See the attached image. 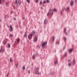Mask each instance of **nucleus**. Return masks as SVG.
Masks as SVG:
<instances>
[{"instance_id": "f257e3e1", "label": "nucleus", "mask_w": 77, "mask_h": 77, "mask_svg": "<svg viewBox=\"0 0 77 77\" xmlns=\"http://www.w3.org/2000/svg\"><path fill=\"white\" fill-rule=\"evenodd\" d=\"M47 44V42H44V43H42V47L43 49L45 48V45Z\"/></svg>"}, {"instance_id": "f03ea898", "label": "nucleus", "mask_w": 77, "mask_h": 77, "mask_svg": "<svg viewBox=\"0 0 77 77\" xmlns=\"http://www.w3.org/2000/svg\"><path fill=\"white\" fill-rule=\"evenodd\" d=\"M20 2H21V1L20 0H19L18 1V2L17 3V0H16L15 2V3L16 4L17 3V6H19L20 3Z\"/></svg>"}, {"instance_id": "7ed1b4c3", "label": "nucleus", "mask_w": 77, "mask_h": 77, "mask_svg": "<svg viewBox=\"0 0 77 77\" xmlns=\"http://www.w3.org/2000/svg\"><path fill=\"white\" fill-rule=\"evenodd\" d=\"M32 34H29V35L28 36V38L30 40L32 38Z\"/></svg>"}, {"instance_id": "20e7f679", "label": "nucleus", "mask_w": 77, "mask_h": 77, "mask_svg": "<svg viewBox=\"0 0 77 77\" xmlns=\"http://www.w3.org/2000/svg\"><path fill=\"white\" fill-rule=\"evenodd\" d=\"M10 30L11 32H12L13 31V29L12 25H10Z\"/></svg>"}, {"instance_id": "39448f33", "label": "nucleus", "mask_w": 77, "mask_h": 77, "mask_svg": "<svg viewBox=\"0 0 77 77\" xmlns=\"http://www.w3.org/2000/svg\"><path fill=\"white\" fill-rule=\"evenodd\" d=\"M38 39L37 37H35L34 38V41L35 42H37V41Z\"/></svg>"}, {"instance_id": "423d86ee", "label": "nucleus", "mask_w": 77, "mask_h": 77, "mask_svg": "<svg viewBox=\"0 0 77 77\" xmlns=\"http://www.w3.org/2000/svg\"><path fill=\"white\" fill-rule=\"evenodd\" d=\"M35 33V32L34 31H32V35H34Z\"/></svg>"}, {"instance_id": "0eeeda50", "label": "nucleus", "mask_w": 77, "mask_h": 77, "mask_svg": "<svg viewBox=\"0 0 77 77\" xmlns=\"http://www.w3.org/2000/svg\"><path fill=\"white\" fill-rule=\"evenodd\" d=\"M52 12H53V11L56 12L57 11V9L56 8H54L53 10H52Z\"/></svg>"}, {"instance_id": "6e6552de", "label": "nucleus", "mask_w": 77, "mask_h": 77, "mask_svg": "<svg viewBox=\"0 0 77 77\" xmlns=\"http://www.w3.org/2000/svg\"><path fill=\"white\" fill-rule=\"evenodd\" d=\"M27 33V32H25L24 34V36L25 37H26Z\"/></svg>"}, {"instance_id": "1a4fd4ad", "label": "nucleus", "mask_w": 77, "mask_h": 77, "mask_svg": "<svg viewBox=\"0 0 77 77\" xmlns=\"http://www.w3.org/2000/svg\"><path fill=\"white\" fill-rule=\"evenodd\" d=\"M73 4V1H72L70 3V5L71 6H72Z\"/></svg>"}, {"instance_id": "9d476101", "label": "nucleus", "mask_w": 77, "mask_h": 77, "mask_svg": "<svg viewBox=\"0 0 77 77\" xmlns=\"http://www.w3.org/2000/svg\"><path fill=\"white\" fill-rule=\"evenodd\" d=\"M20 38H17V42L18 43H19L20 41Z\"/></svg>"}, {"instance_id": "9b49d317", "label": "nucleus", "mask_w": 77, "mask_h": 77, "mask_svg": "<svg viewBox=\"0 0 77 77\" xmlns=\"http://www.w3.org/2000/svg\"><path fill=\"white\" fill-rule=\"evenodd\" d=\"M44 23L45 24H46L47 22V20H46V19H45L44 21Z\"/></svg>"}, {"instance_id": "f8f14e48", "label": "nucleus", "mask_w": 77, "mask_h": 77, "mask_svg": "<svg viewBox=\"0 0 77 77\" xmlns=\"http://www.w3.org/2000/svg\"><path fill=\"white\" fill-rule=\"evenodd\" d=\"M66 28H65L64 32H65V33L66 34V35H67V33L66 32Z\"/></svg>"}, {"instance_id": "ddd939ff", "label": "nucleus", "mask_w": 77, "mask_h": 77, "mask_svg": "<svg viewBox=\"0 0 77 77\" xmlns=\"http://www.w3.org/2000/svg\"><path fill=\"white\" fill-rule=\"evenodd\" d=\"M10 36L11 37H13V34H10Z\"/></svg>"}, {"instance_id": "4468645a", "label": "nucleus", "mask_w": 77, "mask_h": 77, "mask_svg": "<svg viewBox=\"0 0 77 77\" xmlns=\"http://www.w3.org/2000/svg\"><path fill=\"white\" fill-rule=\"evenodd\" d=\"M32 58L33 59H35V55H33L32 57Z\"/></svg>"}, {"instance_id": "2eb2a0df", "label": "nucleus", "mask_w": 77, "mask_h": 77, "mask_svg": "<svg viewBox=\"0 0 77 77\" xmlns=\"http://www.w3.org/2000/svg\"><path fill=\"white\" fill-rule=\"evenodd\" d=\"M35 74H39V72H38V71H36V72H35Z\"/></svg>"}, {"instance_id": "dca6fc26", "label": "nucleus", "mask_w": 77, "mask_h": 77, "mask_svg": "<svg viewBox=\"0 0 77 77\" xmlns=\"http://www.w3.org/2000/svg\"><path fill=\"white\" fill-rule=\"evenodd\" d=\"M10 61L11 62H13V60H12L11 58H10Z\"/></svg>"}, {"instance_id": "f3484780", "label": "nucleus", "mask_w": 77, "mask_h": 77, "mask_svg": "<svg viewBox=\"0 0 77 77\" xmlns=\"http://www.w3.org/2000/svg\"><path fill=\"white\" fill-rule=\"evenodd\" d=\"M72 50V49H70L69 51V53H71Z\"/></svg>"}, {"instance_id": "a211bd4d", "label": "nucleus", "mask_w": 77, "mask_h": 77, "mask_svg": "<svg viewBox=\"0 0 77 77\" xmlns=\"http://www.w3.org/2000/svg\"><path fill=\"white\" fill-rule=\"evenodd\" d=\"M35 55L36 56H37L38 55V52H36Z\"/></svg>"}, {"instance_id": "6ab92c4d", "label": "nucleus", "mask_w": 77, "mask_h": 77, "mask_svg": "<svg viewBox=\"0 0 77 77\" xmlns=\"http://www.w3.org/2000/svg\"><path fill=\"white\" fill-rule=\"evenodd\" d=\"M8 48H10V44H8Z\"/></svg>"}, {"instance_id": "aec40b11", "label": "nucleus", "mask_w": 77, "mask_h": 77, "mask_svg": "<svg viewBox=\"0 0 77 77\" xmlns=\"http://www.w3.org/2000/svg\"><path fill=\"white\" fill-rule=\"evenodd\" d=\"M57 61H55V64H57Z\"/></svg>"}, {"instance_id": "412c9836", "label": "nucleus", "mask_w": 77, "mask_h": 77, "mask_svg": "<svg viewBox=\"0 0 77 77\" xmlns=\"http://www.w3.org/2000/svg\"><path fill=\"white\" fill-rule=\"evenodd\" d=\"M75 60H73V64H75Z\"/></svg>"}, {"instance_id": "4be33fe9", "label": "nucleus", "mask_w": 77, "mask_h": 77, "mask_svg": "<svg viewBox=\"0 0 77 77\" xmlns=\"http://www.w3.org/2000/svg\"><path fill=\"white\" fill-rule=\"evenodd\" d=\"M2 51V48H1V49L0 50V53H1Z\"/></svg>"}, {"instance_id": "5701e85b", "label": "nucleus", "mask_w": 77, "mask_h": 77, "mask_svg": "<svg viewBox=\"0 0 77 77\" xmlns=\"http://www.w3.org/2000/svg\"><path fill=\"white\" fill-rule=\"evenodd\" d=\"M26 1L28 3H30V1L29 0H26Z\"/></svg>"}, {"instance_id": "b1692460", "label": "nucleus", "mask_w": 77, "mask_h": 77, "mask_svg": "<svg viewBox=\"0 0 77 77\" xmlns=\"http://www.w3.org/2000/svg\"><path fill=\"white\" fill-rule=\"evenodd\" d=\"M54 37H53V41H54Z\"/></svg>"}, {"instance_id": "393cba45", "label": "nucleus", "mask_w": 77, "mask_h": 77, "mask_svg": "<svg viewBox=\"0 0 77 77\" xmlns=\"http://www.w3.org/2000/svg\"><path fill=\"white\" fill-rule=\"evenodd\" d=\"M25 69V66L23 67V70H24Z\"/></svg>"}, {"instance_id": "a878e982", "label": "nucleus", "mask_w": 77, "mask_h": 77, "mask_svg": "<svg viewBox=\"0 0 77 77\" xmlns=\"http://www.w3.org/2000/svg\"><path fill=\"white\" fill-rule=\"evenodd\" d=\"M46 3V2L45 1H44L43 2V4H45Z\"/></svg>"}, {"instance_id": "bb28decb", "label": "nucleus", "mask_w": 77, "mask_h": 77, "mask_svg": "<svg viewBox=\"0 0 77 77\" xmlns=\"http://www.w3.org/2000/svg\"><path fill=\"white\" fill-rule=\"evenodd\" d=\"M50 14V12H48V13L47 15L48 16V15H49V14Z\"/></svg>"}, {"instance_id": "cd10ccee", "label": "nucleus", "mask_w": 77, "mask_h": 77, "mask_svg": "<svg viewBox=\"0 0 77 77\" xmlns=\"http://www.w3.org/2000/svg\"><path fill=\"white\" fill-rule=\"evenodd\" d=\"M67 9L68 10H69V7H67Z\"/></svg>"}, {"instance_id": "c85d7f7f", "label": "nucleus", "mask_w": 77, "mask_h": 77, "mask_svg": "<svg viewBox=\"0 0 77 77\" xmlns=\"http://www.w3.org/2000/svg\"><path fill=\"white\" fill-rule=\"evenodd\" d=\"M64 40L65 41V40H66V37H64L63 38Z\"/></svg>"}, {"instance_id": "c756f323", "label": "nucleus", "mask_w": 77, "mask_h": 77, "mask_svg": "<svg viewBox=\"0 0 77 77\" xmlns=\"http://www.w3.org/2000/svg\"><path fill=\"white\" fill-rule=\"evenodd\" d=\"M49 2H50V1H49V0H47V3H48Z\"/></svg>"}, {"instance_id": "7c9ffc66", "label": "nucleus", "mask_w": 77, "mask_h": 77, "mask_svg": "<svg viewBox=\"0 0 77 77\" xmlns=\"http://www.w3.org/2000/svg\"><path fill=\"white\" fill-rule=\"evenodd\" d=\"M8 5V3H6V6H7Z\"/></svg>"}, {"instance_id": "2f4dec72", "label": "nucleus", "mask_w": 77, "mask_h": 77, "mask_svg": "<svg viewBox=\"0 0 77 77\" xmlns=\"http://www.w3.org/2000/svg\"><path fill=\"white\" fill-rule=\"evenodd\" d=\"M38 48H40V46H39V45H38Z\"/></svg>"}, {"instance_id": "473e14b6", "label": "nucleus", "mask_w": 77, "mask_h": 77, "mask_svg": "<svg viewBox=\"0 0 77 77\" xmlns=\"http://www.w3.org/2000/svg\"><path fill=\"white\" fill-rule=\"evenodd\" d=\"M42 2H40V5H41V4H42Z\"/></svg>"}, {"instance_id": "72a5a7b5", "label": "nucleus", "mask_w": 77, "mask_h": 77, "mask_svg": "<svg viewBox=\"0 0 77 77\" xmlns=\"http://www.w3.org/2000/svg\"><path fill=\"white\" fill-rule=\"evenodd\" d=\"M67 55V54H65V56H66Z\"/></svg>"}, {"instance_id": "f704fd0d", "label": "nucleus", "mask_w": 77, "mask_h": 77, "mask_svg": "<svg viewBox=\"0 0 77 77\" xmlns=\"http://www.w3.org/2000/svg\"><path fill=\"white\" fill-rule=\"evenodd\" d=\"M70 65H71V64H70V63H69L68 64V66H70Z\"/></svg>"}, {"instance_id": "c9c22d12", "label": "nucleus", "mask_w": 77, "mask_h": 77, "mask_svg": "<svg viewBox=\"0 0 77 77\" xmlns=\"http://www.w3.org/2000/svg\"><path fill=\"white\" fill-rule=\"evenodd\" d=\"M3 44H6V42H3Z\"/></svg>"}, {"instance_id": "e433bc0d", "label": "nucleus", "mask_w": 77, "mask_h": 77, "mask_svg": "<svg viewBox=\"0 0 77 77\" xmlns=\"http://www.w3.org/2000/svg\"><path fill=\"white\" fill-rule=\"evenodd\" d=\"M0 4H1V0H0Z\"/></svg>"}, {"instance_id": "4c0bfd02", "label": "nucleus", "mask_w": 77, "mask_h": 77, "mask_svg": "<svg viewBox=\"0 0 77 77\" xmlns=\"http://www.w3.org/2000/svg\"><path fill=\"white\" fill-rule=\"evenodd\" d=\"M56 44H59V42H56Z\"/></svg>"}, {"instance_id": "58836bf2", "label": "nucleus", "mask_w": 77, "mask_h": 77, "mask_svg": "<svg viewBox=\"0 0 77 77\" xmlns=\"http://www.w3.org/2000/svg\"><path fill=\"white\" fill-rule=\"evenodd\" d=\"M36 2H38V0H36Z\"/></svg>"}, {"instance_id": "ea45409f", "label": "nucleus", "mask_w": 77, "mask_h": 77, "mask_svg": "<svg viewBox=\"0 0 77 77\" xmlns=\"http://www.w3.org/2000/svg\"><path fill=\"white\" fill-rule=\"evenodd\" d=\"M16 20V19L15 18H14V20Z\"/></svg>"}, {"instance_id": "a19ab883", "label": "nucleus", "mask_w": 77, "mask_h": 77, "mask_svg": "<svg viewBox=\"0 0 77 77\" xmlns=\"http://www.w3.org/2000/svg\"><path fill=\"white\" fill-rule=\"evenodd\" d=\"M17 65H17V64H16V67H17Z\"/></svg>"}, {"instance_id": "79ce46f5", "label": "nucleus", "mask_w": 77, "mask_h": 77, "mask_svg": "<svg viewBox=\"0 0 77 77\" xmlns=\"http://www.w3.org/2000/svg\"><path fill=\"white\" fill-rule=\"evenodd\" d=\"M23 19H25V17H23Z\"/></svg>"}, {"instance_id": "37998d69", "label": "nucleus", "mask_w": 77, "mask_h": 77, "mask_svg": "<svg viewBox=\"0 0 77 77\" xmlns=\"http://www.w3.org/2000/svg\"><path fill=\"white\" fill-rule=\"evenodd\" d=\"M41 9H42V7H41Z\"/></svg>"}, {"instance_id": "c03bdc74", "label": "nucleus", "mask_w": 77, "mask_h": 77, "mask_svg": "<svg viewBox=\"0 0 77 77\" xmlns=\"http://www.w3.org/2000/svg\"><path fill=\"white\" fill-rule=\"evenodd\" d=\"M70 61V60H68V61Z\"/></svg>"}, {"instance_id": "a18cd8bd", "label": "nucleus", "mask_w": 77, "mask_h": 77, "mask_svg": "<svg viewBox=\"0 0 77 77\" xmlns=\"http://www.w3.org/2000/svg\"><path fill=\"white\" fill-rule=\"evenodd\" d=\"M36 69H38V68H37Z\"/></svg>"}, {"instance_id": "49530a36", "label": "nucleus", "mask_w": 77, "mask_h": 77, "mask_svg": "<svg viewBox=\"0 0 77 77\" xmlns=\"http://www.w3.org/2000/svg\"><path fill=\"white\" fill-rule=\"evenodd\" d=\"M51 11V9H50L49 11Z\"/></svg>"}, {"instance_id": "de8ad7c7", "label": "nucleus", "mask_w": 77, "mask_h": 77, "mask_svg": "<svg viewBox=\"0 0 77 77\" xmlns=\"http://www.w3.org/2000/svg\"><path fill=\"white\" fill-rule=\"evenodd\" d=\"M53 14V13H52V14Z\"/></svg>"}, {"instance_id": "09e8293b", "label": "nucleus", "mask_w": 77, "mask_h": 77, "mask_svg": "<svg viewBox=\"0 0 77 77\" xmlns=\"http://www.w3.org/2000/svg\"><path fill=\"white\" fill-rule=\"evenodd\" d=\"M8 76V75H7V76Z\"/></svg>"}, {"instance_id": "8fccbe9b", "label": "nucleus", "mask_w": 77, "mask_h": 77, "mask_svg": "<svg viewBox=\"0 0 77 77\" xmlns=\"http://www.w3.org/2000/svg\"><path fill=\"white\" fill-rule=\"evenodd\" d=\"M62 11H61V13H62Z\"/></svg>"}, {"instance_id": "3c124183", "label": "nucleus", "mask_w": 77, "mask_h": 77, "mask_svg": "<svg viewBox=\"0 0 77 77\" xmlns=\"http://www.w3.org/2000/svg\"><path fill=\"white\" fill-rule=\"evenodd\" d=\"M1 21V20H0V22Z\"/></svg>"}, {"instance_id": "603ef678", "label": "nucleus", "mask_w": 77, "mask_h": 77, "mask_svg": "<svg viewBox=\"0 0 77 77\" xmlns=\"http://www.w3.org/2000/svg\"><path fill=\"white\" fill-rule=\"evenodd\" d=\"M3 1H4V0H3Z\"/></svg>"}]
</instances>
